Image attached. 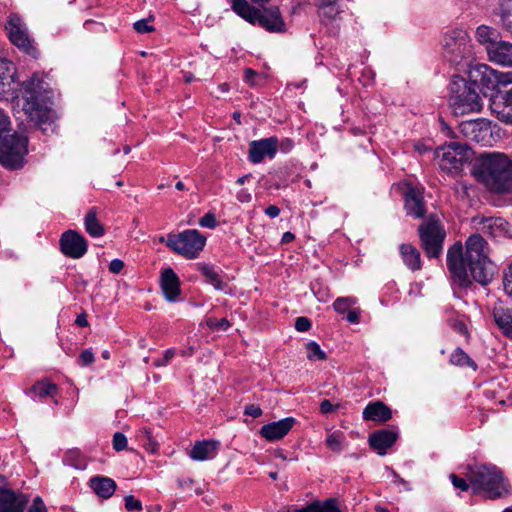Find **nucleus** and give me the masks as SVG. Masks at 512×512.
Returning a JSON list of instances; mask_svg holds the SVG:
<instances>
[{
  "label": "nucleus",
  "mask_w": 512,
  "mask_h": 512,
  "mask_svg": "<svg viewBox=\"0 0 512 512\" xmlns=\"http://www.w3.org/2000/svg\"><path fill=\"white\" fill-rule=\"evenodd\" d=\"M466 251L460 242L454 243L447 252V267L455 284L467 288L476 281L488 285L495 273V266L489 259V247L480 234H472L465 243Z\"/></svg>",
  "instance_id": "1"
},
{
  "label": "nucleus",
  "mask_w": 512,
  "mask_h": 512,
  "mask_svg": "<svg viewBox=\"0 0 512 512\" xmlns=\"http://www.w3.org/2000/svg\"><path fill=\"white\" fill-rule=\"evenodd\" d=\"M473 174L493 192H512V159L504 153L480 154L473 166Z\"/></svg>",
  "instance_id": "2"
},
{
  "label": "nucleus",
  "mask_w": 512,
  "mask_h": 512,
  "mask_svg": "<svg viewBox=\"0 0 512 512\" xmlns=\"http://www.w3.org/2000/svg\"><path fill=\"white\" fill-rule=\"evenodd\" d=\"M47 83L39 73H34L21 84L20 98L22 110L31 122L44 133L53 130V111L45 104L44 93Z\"/></svg>",
  "instance_id": "3"
},
{
  "label": "nucleus",
  "mask_w": 512,
  "mask_h": 512,
  "mask_svg": "<svg viewBox=\"0 0 512 512\" xmlns=\"http://www.w3.org/2000/svg\"><path fill=\"white\" fill-rule=\"evenodd\" d=\"M470 482L487 492L490 499L503 498L511 492L508 479L495 465L475 466L470 473Z\"/></svg>",
  "instance_id": "4"
},
{
  "label": "nucleus",
  "mask_w": 512,
  "mask_h": 512,
  "mask_svg": "<svg viewBox=\"0 0 512 512\" xmlns=\"http://www.w3.org/2000/svg\"><path fill=\"white\" fill-rule=\"evenodd\" d=\"M449 104L455 115H464L481 110L479 93L465 78L453 76L449 84Z\"/></svg>",
  "instance_id": "5"
},
{
  "label": "nucleus",
  "mask_w": 512,
  "mask_h": 512,
  "mask_svg": "<svg viewBox=\"0 0 512 512\" xmlns=\"http://www.w3.org/2000/svg\"><path fill=\"white\" fill-rule=\"evenodd\" d=\"M443 57L455 66H469L473 57L471 39L463 30H453L443 39Z\"/></svg>",
  "instance_id": "6"
},
{
  "label": "nucleus",
  "mask_w": 512,
  "mask_h": 512,
  "mask_svg": "<svg viewBox=\"0 0 512 512\" xmlns=\"http://www.w3.org/2000/svg\"><path fill=\"white\" fill-rule=\"evenodd\" d=\"M28 153V139L13 133L0 141V164L9 170L21 169Z\"/></svg>",
  "instance_id": "7"
},
{
  "label": "nucleus",
  "mask_w": 512,
  "mask_h": 512,
  "mask_svg": "<svg viewBox=\"0 0 512 512\" xmlns=\"http://www.w3.org/2000/svg\"><path fill=\"white\" fill-rule=\"evenodd\" d=\"M206 238L196 229L185 230L179 234H169L166 245L174 252L194 259L203 250Z\"/></svg>",
  "instance_id": "8"
},
{
  "label": "nucleus",
  "mask_w": 512,
  "mask_h": 512,
  "mask_svg": "<svg viewBox=\"0 0 512 512\" xmlns=\"http://www.w3.org/2000/svg\"><path fill=\"white\" fill-rule=\"evenodd\" d=\"M435 155L441 170L458 174L463 165L470 159L471 151L465 144L451 142L437 148Z\"/></svg>",
  "instance_id": "9"
},
{
  "label": "nucleus",
  "mask_w": 512,
  "mask_h": 512,
  "mask_svg": "<svg viewBox=\"0 0 512 512\" xmlns=\"http://www.w3.org/2000/svg\"><path fill=\"white\" fill-rule=\"evenodd\" d=\"M422 248L429 258H438L443 249L446 233L436 216L431 215L418 228Z\"/></svg>",
  "instance_id": "10"
},
{
  "label": "nucleus",
  "mask_w": 512,
  "mask_h": 512,
  "mask_svg": "<svg viewBox=\"0 0 512 512\" xmlns=\"http://www.w3.org/2000/svg\"><path fill=\"white\" fill-rule=\"evenodd\" d=\"M468 78L466 81L475 87L479 93L487 94L488 91H494L498 84L499 78L495 70L486 64L476 63L468 66Z\"/></svg>",
  "instance_id": "11"
},
{
  "label": "nucleus",
  "mask_w": 512,
  "mask_h": 512,
  "mask_svg": "<svg viewBox=\"0 0 512 512\" xmlns=\"http://www.w3.org/2000/svg\"><path fill=\"white\" fill-rule=\"evenodd\" d=\"M5 28L10 41L15 46L33 58L39 56V51L34 46V41L29 37L20 17L11 14Z\"/></svg>",
  "instance_id": "12"
},
{
  "label": "nucleus",
  "mask_w": 512,
  "mask_h": 512,
  "mask_svg": "<svg viewBox=\"0 0 512 512\" xmlns=\"http://www.w3.org/2000/svg\"><path fill=\"white\" fill-rule=\"evenodd\" d=\"M458 132L467 141L488 145L492 140L490 122L484 118L463 121L458 125Z\"/></svg>",
  "instance_id": "13"
},
{
  "label": "nucleus",
  "mask_w": 512,
  "mask_h": 512,
  "mask_svg": "<svg viewBox=\"0 0 512 512\" xmlns=\"http://www.w3.org/2000/svg\"><path fill=\"white\" fill-rule=\"evenodd\" d=\"M60 251L69 258L80 259L88 249L85 237L75 230H67L59 239Z\"/></svg>",
  "instance_id": "14"
},
{
  "label": "nucleus",
  "mask_w": 512,
  "mask_h": 512,
  "mask_svg": "<svg viewBox=\"0 0 512 512\" xmlns=\"http://www.w3.org/2000/svg\"><path fill=\"white\" fill-rule=\"evenodd\" d=\"M28 502L24 495H17L9 488L7 479L0 475V512H23Z\"/></svg>",
  "instance_id": "15"
},
{
  "label": "nucleus",
  "mask_w": 512,
  "mask_h": 512,
  "mask_svg": "<svg viewBox=\"0 0 512 512\" xmlns=\"http://www.w3.org/2000/svg\"><path fill=\"white\" fill-rule=\"evenodd\" d=\"M278 151V138L275 136L261 140L252 141L249 144L250 162L257 164L264 160L265 157L273 158Z\"/></svg>",
  "instance_id": "16"
},
{
  "label": "nucleus",
  "mask_w": 512,
  "mask_h": 512,
  "mask_svg": "<svg viewBox=\"0 0 512 512\" xmlns=\"http://www.w3.org/2000/svg\"><path fill=\"white\" fill-rule=\"evenodd\" d=\"M490 108L500 121L512 125V88L492 95Z\"/></svg>",
  "instance_id": "17"
},
{
  "label": "nucleus",
  "mask_w": 512,
  "mask_h": 512,
  "mask_svg": "<svg viewBox=\"0 0 512 512\" xmlns=\"http://www.w3.org/2000/svg\"><path fill=\"white\" fill-rule=\"evenodd\" d=\"M295 423V418L287 417L279 421L263 425L259 433L267 441H277L284 438L293 428Z\"/></svg>",
  "instance_id": "18"
},
{
  "label": "nucleus",
  "mask_w": 512,
  "mask_h": 512,
  "mask_svg": "<svg viewBox=\"0 0 512 512\" xmlns=\"http://www.w3.org/2000/svg\"><path fill=\"white\" fill-rule=\"evenodd\" d=\"M480 230L482 233L495 240L512 237L510 233V224L501 217H489L483 219L481 221Z\"/></svg>",
  "instance_id": "19"
},
{
  "label": "nucleus",
  "mask_w": 512,
  "mask_h": 512,
  "mask_svg": "<svg viewBox=\"0 0 512 512\" xmlns=\"http://www.w3.org/2000/svg\"><path fill=\"white\" fill-rule=\"evenodd\" d=\"M398 438V432L391 429L377 430L369 435V446L379 455L383 456L394 445Z\"/></svg>",
  "instance_id": "20"
},
{
  "label": "nucleus",
  "mask_w": 512,
  "mask_h": 512,
  "mask_svg": "<svg viewBox=\"0 0 512 512\" xmlns=\"http://www.w3.org/2000/svg\"><path fill=\"white\" fill-rule=\"evenodd\" d=\"M160 286L163 295L168 302L177 301V298L181 292L180 280L172 268L168 267L162 270Z\"/></svg>",
  "instance_id": "21"
},
{
  "label": "nucleus",
  "mask_w": 512,
  "mask_h": 512,
  "mask_svg": "<svg viewBox=\"0 0 512 512\" xmlns=\"http://www.w3.org/2000/svg\"><path fill=\"white\" fill-rule=\"evenodd\" d=\"M256 23L270 32L285 31V23L277 7L261 10Z\"/></svg>",
  "instance_id": "22"
},
{
  "label": "nucleus",
  "mask_w": 512,
  "mask_h": 512,
  "mask_svg": "<svg viewBox=\"0 0 512 512\" xmlns=\"http://www.w3.org/2000/svg\"><path fill=\"white\" fill-rule=\"evenodd\" d=\"M489 59L503 66H512V43L507 41L492 42L487 46Z\"/></svg>",
  "instance_id": "23"
},
{
  "label": "nucleus",
  "mask_w": 512,
  "mask_h": 512,
  "mask_svg": "<svg viewBox=\"0 0 512 512\" xmlns=\"http://www.w3.org/2000/svg\"><path fill=\"white\" fill-rule=\"evenodd\" d=\"M405 210L408 215L422 218L425 214L424 197L420 190L411 187L405 193Z\"/></svg>",
  "instance_id": "24"
},
{
  "label": "nucleus",
  "mask_w": 512,
  "mask_h": 512,
  "mask_svg": "<svg viewBox=\"0 0 512 512\" xmlns=\"http://www.w3.org/2000/svg\"><path fill=\"white\" fill-rule=\"evenodd\" d=\"M343 0H316L322 22H331L343 12Z\"/></svg>",
  "instance_id": "25"
},
{
  "label": "nucleus",
  "mask_w": 512,
  "mask_h": 512,
  "mask_svg": "<svg viewBox=\"0 0 512 512\" xmlns=\"http://www.w3.org/2000/svg\"><path fill=\"white\" fill-rule=\"evenodd\" d=\"M364 420L386 422L391 419V409L381 401L369 403L363 410Z\"/></svg>",
  "instance_id": "26"
},
{
  "label": "nucleus",
  "mask_w": 512,
  "mask_h": 512,
  "mask_svg": "<svg viewBox=\"0 0 512 512\" xmlns=\"http://www.w3.org/2000/svg\"><path fill=\"white\" fill-rule=\"evenodd\" d=\"M89 487L98 497L108 499L114 494L117 485L109 477L94 476L89 480Z\"/></svg>",
  "instance_id": "27"
},
{
  "label": "nucleus",
  "mask_w": 512,
  "mask_h": 512,
  "mask_svg": "<svg viewBox=\"0 0 512 512\" xmlns=\"http://www.w3.org/2000/svg\"><path fill=\"white\" fill-rule=\"evenodd\" d=\"M492 315L502 332L512 338V308H506L501 304L495 305L492 309Z\"/></svg>",
  "instance_id": "28"
},
{
  "label": "nucleus",
  "mask_w": 512,
  "mask_h": 512,
  "mask_svg": "<svg viewBox=\"0 0 512 512\" xmlns=\"http://www.w3.org/2000/svg\"><path fill=\"white\" fill-rule=\"evenodd\" d=\"M219 442L217 441H199L196 442L189 456L196 461H204L213 457L216 452Z\"/></svg>",
  "instance_id": "29"
},
{
  "label": "nucleus",
  "mask_w": 512,
  "mask_h": 512,
  "mask_svg": "<svg viewBox=\"0 0 512 512\" xmlns=\"http://www.w3.org/2000/svg\"><path fill=\"white\" fill-rule=\"evenodd\" d=\"M400 255L404 264L412 271L421 269V258L419 250L411 244L400 245Z\"/></svg>",
  "instance_id": "30"
},
{
  "label": "nucleus",
  "mask_w": 512,
  "mask_h": 512,
  "mask_svg": "<svg viewBox=\"0 0 512 512\" xmlns=\"http://www.w3.org/2000/svg\"><path fill=\"white\" fill-rule=\"evenodd\" d=\"M232 8L239 16L252 24H256L258 15L261 11L246 0H233Z\"/></svg>",
  "instance_id": "31"
},
{
  "label": "nucleus",
  "mask_w": 512,
  "mask_h": 512,
  "mask_svg": "<svg viewBox=\"0 0 512 512\" xmlns=\"http://www.w3.org/2000/svg\"><path fill=\"white\" fill-rule=\"evenodd\" d=\"M198 270L201 272L202 276L205 277V281L211 284L216 290H225L227 284L223 281L221 274L216 271L213 266L198 264Z\"/></svg>",
  "instance_id": "32"
},
{
  "label": "nucleus",
  "mask_w": 512,
  "mask_h": 512,
  "mask_svg": "<svg viewBox=\"0 0 512 512\" xmlns=\"http://www.w3.org/2000/svg\"><path fill=\"white\" fill-rule=\"evenodd\" d=\"M85 229L88 234L92 237H101L105 233L103 225L97 219V213L95 208H91L84 219Z\"/></svg>",
  "instance_id": "33"
},
{
  "label": "nucleus",
  "mask_w": 512,
  "mask_h": 512,
  "mask_svg": "<svg viewBox=\"0 0 512 512\" xmlns=\"http://www.w3.org/2000/svg\"><path fill=\"white\" fill-rule=\"evenodd\" d=\"M63 464L77 470H84L87 467V458L77 449H69L62 459Z\"/></svg>",
  "instance_id": "34"
},
{
  "label": "nucleus",
  "mask_w": 512,
  "mask_h": 512,
  "mask_svg": "<svg viewBox=\"0 0 512 512\" xmlns=\"http://www.w3.org/2000/svg\"><path fill=\"white\" fill-rule=\"evenodd\" d=\"M499 10L503 29L512 34V0H501Z\"/></svg>",
  "instance_id": "35"
},
{
  "label": "nucleus",
  "mask_w": 512,
  "mask_h": 512,
  "mask_svg": "<svg viewBox=\"0 0 512 512\" xmlns=\"http://www.w3.org/2000/svg\"><path fill=\"white\" fill-rule=\"evenodd\" d=\"M15 66L12 61L0 57V83L2 85H10L14 82Z\"/></svg>",
  "instance_id": "36"
},
{
  "label": "nucleus",
  "mask_w": 512,
  "mask_h": 512,
  "mask_svg": "<svg viewBox=\"0 0 512 512\" xmlns=\"http://www.w3.org/2000/svg\"><path fill=\"white\" fill-rule=\"evenodd\" d=\"M450 362L453 365L469 366L476 370L475 362L460 348H457L450 357Z\"/></svg>",
  "instance_id": "37"
},
{
  "label": "nucleus",
  "mask_w": 512,
  "mask_h": 512,
  "mask_svg": "<svg viewBox=\"0 0 512 512\" xmlns=\"http://www.w3.org/2000/svg\"><path fill=\"white\" fill-rule=\"evenodd\" d=\"M56 390L55 384L47 382H37L31 388V391L39 397L52 396Z\"/></svg>",
  "instance_id": "38"
},
{
  "label": "nucleus",
  "mask_w": 512,
  "mask_h": 512,
  "mask_svg": "<svg viewBox=\"0 0 512 512\" xmlns=\"http://www.w3.org/2000/svg\"><path fill=\"white\" fill-rule=\"evenodd\" d=\"M494 34L495 30L485 25L479 26L476 31V37L478 41L482 44H487V46L492 42H496L493 39Z\"/></svg>",
  "instance_id": "39"
},
{
  "label": "nucleus",
  "mask_w": 512,
  "mask_h": 512,
  "mask_svg": "<svg viewBox=\"0 0 512 512\" xmlns=\"http://www.w3.org/2000/svg\"><path fill=\"white\" fill-rule=\"evenodd\" d=\"M316 512H341L338 500L336 498H329L324 501L316 500Z\"/></svg>",
  "instance_id": "40"
},
{
  "label": "nucleus",
  "mask_w": 512,
  "mask_h": 512,
  "mask_svg": "<svg viewBox=\"0 0 512 512\" xmlns=\"http://www.w3.org/2000/svg\"><path fill=\"white\" fill-rule=\"evenodd\" d=\"M307 358L309 360H325L326 354L315 341L306 344Z\"/></svg>",
  "instance_id": "41"
},
{
  "label": "nucleus",
  "mask_w": 512,
  "mask_h": 512,
  "mask_svg": "<svg viewBox=\"0 0 512 512\" xmlns=\"http://www.w3.org/2000/svg\"><path fill=\"white\" fill-rule=\"evenodd\" d=\"M354 304H356V299L353 297H339L334 301L333 307L338 313H345L348 312Z\"/></svg>",
  "instance_id": "42"
},
{
  "label": "nucleus",
  "mask_w": 512,
  "mask_h": 512,
  "mask_svg": "<svg viewBox=\"0 0 512 512\" xmlns=\"http://www.w3.org/2000/svg\"><path fill=\"white\" fill-rule=\"evenodd\" d=\"M11 131V122L7 113L0 109V141L7 135L10 134Z\"/></svg>",
  "instance_id": "43"
},
{
  "label": "nucleus",
  "mask_w": 512,
  "mask_h": 512,
  "mask_svg": "<svg viewBox=\"0 0 512 512\" xmlns=\"http://www.w3.org/2000/svg\"><path fill=\"white\" fill-rule=\"evenodd\" d=\"M206 325L212 330H227L231 324L226 318L217 319L214 317L206 320Z\"/></svg>",
  "instance_id": "44"
},
{
  "label": "nucleus",
  "mask_w": 512,
  "mask_h": 512,
  "mask_svg": "<svg viewBox=\"0 0 512 512\" xmlns=\"http://www.w3.org/2000/svg\"><path fill=\"white\" fill-rule=\"evenodd\" d=\"M326 444L328 448L334 452H340L342 450V439L340 435L336 433L328 435Z\"/></svg>",
  "instance_id": "45"
},
{
  "label": "nucleus",
  "mask_w": 512,
  "mask_h": 512,
  "mask_svg": "<svg viewBox=\"0 0 512 512\" xmlns=\"http://www.w3.org/2000/svg\"><path fill=\"white\" fill-rule=\"evenodd\" d=\"M503 289L512 298V262L509 264L503 276Z\"/></svg>",
  "instance_id": "46"
},
{
  "label": "nucleus",
  "mask_w": 512,
  "mask_h": 512,
  "mask_svg": "<svg viewBox=\"0 0 512 512\" xmlns=\"http://www.w3.org/2000/svg\"><path fill=\"white\" fill-rule=\"evenodd\" d=\"M112 444H113V448L116 451H122L127 447V438L123 433L116 432L113 435Z\"/></svg>",
  "instance_id": "47"
},
{
  "label": "nucleus",
  "mask_w": 512,
  "mask_h": 512,
  "mask_svg": "<svg viewBox=\"0 0 512 512\" xmlns=\"http://www.w3.org/2000/svg\"><path fill=\"white\" fill-rule=\"evenodd\" d=\"M94 360H95V357H94V353H93L92 349H85L79 355L78 362L81 366L86 367V366L93 364Z\"/></svg>",
  "instance_id": "48"
},
{
  "label": "nucleus",
  "mask_w": 512,
  "mask_h": 512,
  "mask_svg": "<svg viewBox=\"0 0 512 512\" xmlns=\"http://www.w3.org/2000/svg\"><path fill=\"white\" fill-rule=\"evenodd\" d=\"M199 225L201 227L213 229L217 225L216 217L213 213H206L203 217L199 219Z\"/></svg>",
  "instance_id": "49"
},
{
  "label": "nucleus",
  "mask_w": 512,
  "mask_h": 512,
  "mask_svg": "<svg viewBox=\"0 0 512 512\" xmlns=\"http://www.w3.org/2000/svg\"><path fill=\"white\" fill-rule=\"evenodd\" d=\"M125 508L129 511H140L142 510V503L136 499L133 495H128L124 498Z\"/></svg>",
  "instance_id": "50"
},
{
  "label": "nucleus",
  "mask_w": 512,
  "mask_h": 512,
  "mask_svg": "<svg viewBox=\"0 0 512 512\" xmlns=\"http://www.w3.org/2000/svg\"><path fill=\"white\" fill-rule=\"evenodd\" d=\"M134 29L137 33L144 34L154 31V27L148 24L146 19H141L136 21L134 24Z\"/></svg>",
  "instance_id": "51"
},
{
  "label": "nucleus",
  "mask_w": 512,
  "mask_h": 512,
  "mask_svg": "<svg viewBox=\"0 0 512 512\" xmlns=\"http://www.w3.org/2000/svg\"><path fill=\"white\" fill-rule=\"evenodd\" d=\"M311 328V321L307 317H298L295 321V329L299 332H306Z\"/></svg>",
  "instance_id": "52"
},
{
  "label": "nucleus",
  "mask_w": 512,
  "mask_h": 512,
  "mask_svg": "<svg viewBox=\"0 0 512 512\" xmlns=\"http://www.w3.org/2000/svg\"><path fill=\"white\" fill-rule=\"evenodd\" d=\"M450 479L455 488L460 489L461 491L468 490L469 484L466 482V480L464 478L458 477L455 474H451Z\"/></svg>",
  "instance_id": "53"
},
{
  "label": "nucleus",
  "mask_w": 512,
  "mask_h": 512,
  "mask_svg": "<svg viewBox=\"0 0 512 512\" xmlns=\"http://www.w3.org/2000/svg\"><path fill=\"white\" fill-rule=\"evenodd\" d=\"M175 356V350L174 349H168L165 351L164 356L162 359H157L154 362V365L156 367H162L168 365V363L171 361V359Z\"/></svg>",
  "instance_id": "54"
},
{
  "label": "nucleus",
  "mask_w": 512,
  "mask_h": 512,
  "mask_svg": "<svg viewBox=\"0 0 512 512\" xmlns=\"http://www.w3.org/2000/svg\"><path fill=\"white\" fill-rule=\"evenodd\" d=\"M28 512H47V509L41 497L37 496L33 500V504L30 506Z\"/></svg>",
  "instance_id": "55"
},
{
  "label": "nucleus",
  "mask_w": 512,
  "mask_h": 512,
  "mask_svg": "<svg viewBox=\"0 0 512 512\" xmlns=\"http://www.w3.org/2000/svg\"><path fill=\"white\" fill-rule=\"evenodd\" d=\"M262 409L260 406L255 404H250L245 407L244 414L249 415L253 418H258L262 415Z\"/></svg>",
  "instance_id": "56"
},
{
  "label": "nucleus",
  "mask_w": 512,
  "mask_h": 512,
  "mask_svg": "<svg viewBox=\"0 0 512 512\" xmlns=\"http://www.w3.org/2000/svg\"><path fill=\"white\" fill-rule=\"evenodd\" d=\"M145 434L148 440V442L144 444L145 449L151 453L156 452L158 449V443L152 440L150 432L148 430H145Z\"/></svg>",
  "instance_id": "57"
},
{
  "label": "nucleus",
  "mask_w": 512,
  "mask_h": 512,
  "mask_svg": "<svg viewBox=\"0 0 512 512\" xmlns=\"http://www.w3.org/2000/svg\"><path fill=\"white\" fill-rule=\"evenodd\" d=\"M124 267V262L120 259H114L109 264V271L114 274H118Z\"/></svg>",
  "instance_id": "58"
},
{
  "label": "nucleus",
  "mask_w": 512,
  "mask_h": 512,
  "mask_svg": "<svg viewBox=\"0 0 512 512\" xmlns=\"http://www.w3.org/2000/svg\"><path fill=\"white\" fill-rule=\"evenodd\" d=\"M293 147H294V142L289 138L283 139L281 142L278 141V148L283 153L290 152Z\"/></svg>",
  "instance_id": "59"
},
{
  "label": "nucleus",
  "mask_w": 512,
  "mask_h": 512,
  "mask_svg": "<svg viewBox=\"0 0 512 512\" xmlns=\"http://www.w3.org/2000/svg\"><path fill=\"white\" fill-rule=\"evenodd\" d=\"M360 312L358 309H350L347 312L346 319L348 322L357 324L359 322Z\"/></svg>",
  "instance_id": "60"
},
{
  "label": "nucleus",
  "mask_w": 512,
  "mask_h": 512,
  "mask_svg": "<svg viewBox=\"0 0 512 512\" xmlns=\"http://www.w3.org/2000/svg\"><path fill=\"white\" fill-rule=\"evenodd\" d=\"M236 198L238 201L242 202V203H248L251 201V193L246 190V189H241L237 195H236Z\"/></svg>",
  "instance_id": "61"
},
{
  "label": "nucleus",
  "mask_w": 512,
  "mask_h": 512,
  "mask_svg": "<svg viewBox=\"0 0 512 512\" xmlns=\"http://www.w3.org/2000/svg\"><path fill=\"white\" fill-rule=\"evenodd\" d=\"M337 406H333L332 403L328 399H324L320 403V411L323 414H328L332 412Z\"/></svg>",
  "instance_id": "62"
},
{
  "label": "nucleus",
  "mask_w": 512,
  "mask_h": 512,
  "mask_svg": "<svg viewBox=\"0 0 512 512\" xmlns=\"http://www.w3.org/2000/svg\"><path fill=\"white\" fill-rule=\"evenodd\" d=\"M317 508V505H316V502L313 501L312 503H310L309 505L305 506V507H302L300 509H288L287 512H316Z\"/></svg>",
  "instance_id": "63"
},
{
  "label": "nucleus",
  "mask_w": 512,
  "mask_h": 512,
  "mask_svg": "<svg viewBox=\"0 0 512 512\" xmlns=\"http://www.w3.org/2000/svg\"><path fill=\"white\" fill-rule=\"evenodd\" d=\"M499 84L507 85L512 83V71L498 74Z\"/></svg>",
  "instance_id": "64"
}]
</instances>
